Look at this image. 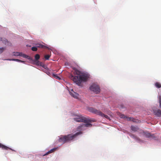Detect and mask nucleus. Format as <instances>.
Here are the masks:
<instances>
[{
  "instance_id": "nucleus-3",
  "label": "nucleus",
  "mask_w": 161,
  "mask_h": 161,
  "mask_svg": "<svg viewBox=\"0 0 161 161\" xmlns=\"http://www.w3.org/2000/svg\"><path fill=\"white\" fill-rule=\"evenodd\" d=\"M90 111L97 115H99L102 117H104L105 118L110 120V118L108 115L104 114L99 110H97L93 108H91Z\"/></svg>"
},
{
  "instance_id": "nucleus-6",
  "label": "nucleus",
  "mask_w": 161,
  "mask_h": 161,
  "mask_svg": "<svg viewBox=\"0 0 161 161\" xmlns=\"http://www.w3.org/2000/svg\"><path fill=\"white\" fill-rule=\"evenodd\" d=\"M86 120L87 121L86 122H84L85 124H84L82 125V126H85L86 127H91L92 126V125L91 124V123L92 122H95V120H92L89 118H86Z\"/></svg>"
},
{
  "instance_id": "nucleus-28",
  "label": "nucleus",
  "mask_w": 161,
  "mask_h": 161,
  "mask_svg": "<svg viewBox=\"0 0 161 161\" xmlns=\"http://www.w3.org/2000/svg\"><path fill=\"white\" fill-rule=\"evenodd\" d=\"M3 38L0 37V41H1Z\"/></svg>"
},
{
  "instance_id": "nucleus-15",
  "label": "nucleus",
  "mask_w": 161,
  "mask_h": 161,
  "mask_svg": "<svg viewBox=\"0 0 161 161\" xmlns=\"http://www.w3.org/2000/svg\"><path fill=\"white\" fill-rule=\"evenodd\" d=\"M131 130L133 131L134 132L137 131L139 129V128H138L137 126H131Z\"/></svg>"
},
{
  "instance_id": "nucleus-27",
  "label": "nucleus",
  "mask_w": 161,
  "mask_h": 161,
  "mask_svg": "<svg viewBox=\"0 0 161 161\" xmlns=\"http://www.w3.org/2000/svg\"><path fill=\"white\" fill-rule=\"evenodd\" d=\"M15 61L19 62H20V60L18 59H16Z\"/></svg>"
},
{
  "instance_id": "nucleus-14",
  "label": "nucleus",
  "mask_w": 161,
  "mask_h": 161,
  "mask_svg": "<svg viewBox=\"0 0 161 161\" xmlns=\"http://www.w3.org/2000/svg\"><path fill=\"white\" fill-rule=\"evenodd\" d=\"M35 63L36 65H39L43 67L44 68V66L45 65L41 62L37 60H35Z\"/></svg>"
},
{
  "instance_id": "nucleus-17",
  "label": "nucleus",
  "mask_w": 161,
  "mask_h": 161,
  "mask_svg": "<svg viewBox=\"0 0 161 161\" xmlns=\"http://www.w3.org/2000/svg\"><path fill=\"white\" fill-rule=\"evenodd\" d=\"M56 149V148H53V149H51L47 153H45L44 156H46L48 154L52 153L55 151Z\"/></svg>"
},
{
  "instance_id": "nucleus-9",
  "label": "nucleus",
  "mask_w": 161,
  "mask_h": 161,
  "mask_svg": "<svg viewBox=\"0 0 161 161\" xmlns=\"http://www.w3.org/2000/svg\"><path fill=\"white\" fill-rule=\"evenodd\" d=\"M120 117L121 118H124V119H127V120L129 121H132L134 122H136V121H135L136 119H134L133 118L127 117L125 116L124 114H121L120 115Z\"/></svg>"
},
{
  "instance_id": "nucleus-19",
  "label": "nucleus",
  "mask_w": 161,
  "mask_h": 161,
  "mask_svg": "<svg viewBox=\"0 0 161 161\" xmlns=\"http://www.w3.org/2000/svg\"><path fill=\"white\" fill-rule=\"evenodd\" d=\"M53 76L54 77V78H55V79H58L59 80H60L61 79V78L58 76L56 74H53Z\"/></svg>"
},
{
  "instance_id": "nucleus-26",
  "label": "nucleus",
  "mask_w": 161,
  "mask_h": 161,
  "mask_svg": "<svg viewBox=\"0 0 161 161\" xmlns=\"http://www.w3.org/2000/svg\"><path fill=\"white\" fill-rule=\"evenodd\" d=\"M16 59H5V60H9V61H15Z\"/></svg>"
},
{
  "instance_id": "nucleus-24",
  "label": "nucleus",
  "mask_w": 161,
  "mask_h": 161,
  "mask_svg": "<svg viewBox=\"0 0 161 161\" xmlns=\"http://www.w3.org/2000/svg\"><path fill=\"white\" fill-rule=\"evenodd\" d=\"M130 136L131 137H132L133 138H134L136 139H138L137 137H136V136H135L133 134H131L130 135Z\"/></svg>"
},
{
  "instance_id": "nucleus-5",
  "label": "nucleus",
  "mask_w": 161,
  "mask_h": 161,
  "mask_svg": "<svg viewBox=\"0 0 161 161\" xmlns=\"http://www.w3.org/2000/svg\"><path fill=\"white\" fill-rule=\"evenodd\" d=\"M90 90L96 94L100 92V88L98 85L95 84H92L90 87Z\"/></svg>"
},
{
  "instance_id": "nucleus-12",
  "label": "nucleus",
  "mask_w": 161,
  "mask_h": 161,
  "mask_svg": "<svg viewBox=\"0 0 161 161\" xmlns=\"http://www.w3.org/2000/svg\"><path fill=\"white\" fill-rule=\"evenodd\" d=\"M154 113L155 115L157 117H161V111L159 109H157V110H154Z\"/></svg>"
},
{
  "instance_id": "nucleus-4",
  "label": "nucleus",
  "mask_w": 161,
  "mask_h": 161,
  "mask_svg": "<svg viewBox=\"0 0 161 161\" xmlns=\"http://www.w3.org/2000/svg\"><path fill=\"white\" fill-rule=\"evenodd\" d=\"M74 119L78 122H86L87 121L86 120V118L80 114L75 116V117L74 118Z\"/></svg>"
},
{
  "instance_id": "nucleus-1",
  "label": "nucleus",
  "mask_w": 161,
  "mask_h": 161,
  "mask_svg": "<svg viewBox=\"0 0 161 161\" xmlns=\"http://www.w3.org/2000/svg\"><path fill=\"white\" fill-rule=\"evenodd\" d=\"M73 74L74 76L71 74L70 75L69 77L79 86L80 85L82 82L86 81L88 77L87 75L81 73L80 71L77 69L75 70Z\"/></svg>"
},
{
  "instance_id": "nucleus-16",
  "label": "nucleus",
  "mask_w": 161,
  "mask_h": 161,
  "mask_svg": "<svg viewBox=\"0 0 161 161\" xmlns=\"http://www.w3.org/2000/svg\"><path fill=\"white\" fill-rule=\"evenodd\" d=\"M2 41V42L5 45H8V43H9V42L8 41V40L5 38H3L1 41Z\"/></svg>"
},
{
  "instance_id": "nucleus-22",
  "label": "nucleus",
  "mask_w": 161,
  "mask_h": 161,
  "mask_svg": "<svg viewBox=\"0 0 161 161\" xmlns=\"http://www.w3.org/2000/svg\"><path fill=\"white\" fill-rule=\"evenodd\" d=\"M50 57V56L49 55H46L44 56V58L46 60H48L49 59Z\"/></svg>"
},
{
  "instance_id": "nucleus-21",
  "label": "nucleus",
  "mask_w": 161,
  "mask_h": 161,
  "mask_svg": "<svg viewBox=\"0 0 161 161\" xmlns=\"http://www.w3.org/2000/svg\"><path fill=\"white\" fill-rule=\"evenodd\" d=\"M158 102L159 104V107L161 108V96H159L158 97Z\"/></svg>"
},
{
  "instance_id": "nucleus-25",
  "label": "nucleus",
  "mask_w": 161,
  "mask_h": 161,
  "mask_svg": "<svg viewBox=\"0 0 161 161\" xmlns=\"http://www.w3.org/2000/svg\"><path fill=\"white\" fill-rule=\"evenodd\" d=\"M31 50L33 51H36L37 50V47L36 46V47H32L31 48Z\"/></svg>"
},
{
  "instance_id": "nucleus-7",
  "label": "nucleus",
  "mask_w": 161,
  "mask_h": 161,
  "mask_svg": "<svg viewBox=\"0 0 161 161\" xmlns=\"http://www.w3.org/2000/svg\"><path fill=\"white\" fill-rule=\"evenodd\" d=\"M13 55L14 56H20L23 57V58H29V56L27 55L24 54L23 53L21 52H14L13 53Z\"/></svg>"
},
{
  "instance_id": "nucleus-11",
  "label": "nucleus",
  "mask_w": 161,
  "mask_h": 161,
  "mask_svg": "<svg viewBox=\"0 0 161 161\" xmlns=\"http://www.w3.org/2000/svg\"><path fill=\"white\" fill-rule=\"evenodd\" d=\"M0 147L2 149L5 150H8V149H10L13 151H15L14 150L12 149L11 148L3 145L1 143H0Z\"/></svg>"
},
{
  "instance_id": "nucleus-8",
  "label": "nucleus",
  "mask_w": 161,
  "mask_h": 161,
  "mask_svg": "<svg viewBox=\"0 0 161 161\" xmlns=\"http://www.w3.org/2000/svg\"><path fill=\"white\" fill-rule=\"evenodd\" d=\"M70 94L74 98L78 99L79 97V94L74 91L73 89L69 91Z\"/></svg>"
},
{
  "instance_id": "nucleus-10",
  "label": "nucleus",
  "mask_w": 161,
  "mask_h": 161,
  "mask_svg": "<svg viewBox=\"0 0 161 161\" xmlns=\"http://www.w3.org/2000/svg\"><path fill=\"white\" fill-rule=\"evenodd\" d=\"M143 134L147 137L153 138L154 137V134H151L150 133L148 132H143Z\"/></svg>"
},
{
  "instance_id": "nucleus-20",
  "label": "nucleus",
  "mask_w": 161,
  "mask_h": 161,
  "mask_svg": "<svg viewBox=\"0 0 161 161\" xmlns=\"http://www.w3.org/2000/svg\"><path fill=\"white\" fill-rule=\"evenodd\" d=\"M35 60H37L40 58V55L39 54H36L35 56Z\"/></svg>"
},
{
  "instance_id": "nucleus-29",
  "label": "nucleus",
  "mask_w": 161,
  "mask_h": 161,
  "mask_svg": "<svg viewBox=\"0 0 161 161\" xmlns=\"http://www.w3.org/2000/svg\"><path fill=\"white\" fill-rule=\"evenodd\" d=\"M20 62H22V63H24L25 62L24 61H23L20 60Z\"/></svg>"
},
{
  "instance_id": "nucleus-13",
  "label": "nucleus",
  "mask_w": 161,
  "mask_h": 161,
  "mask_svg": "<svg viewBox=\"0 0 161 161\" xmlns=\"http://www.w3.org/2000/svg\"><path fill=\"white\" fill-rule=\"evenodd\" d=\"M36 46L37 47L42 48L43 49L48 48V47L45 45H43L40 43H36Z\"/></svg>"
},
{
  "instance_id": "nucleus-23",
  "label": "nucleus",
  "mask_w": 161,
  "mask_h": 161,
  "mask_svg": "<svg viewBox=\"0 0 161 161\" xmlns=\"http://www.w3.org/2000/svg\"><path fill=\"white\" fill-rule=\"evenodd\" d=\"M5 49V47H0V53H3L4 50Z\"/></svg>"
},
{
  "instance_id": "nucleus-18",
  "label": "nucleus",
  "mask_w": 161,
  "mask_h": 161,
  "mask_svg": "<svg viewBox=\"0 0 161 161\" xmlns=\"http://www.w3.org/2000/svg\"><path fill=\"white\" fill-rule=\"evenodd\" d=\"M155 86L158 88H161V84L158 82H156L155 83Z\"/></svg>"
},
{
  "instance_id": "nucleus-2",
  "label": "nucleus",
  "mask_w": 161,
  "mask_h": 161,
  "mask_svg": "<svg viewBox=\"0 0 161 161\" xmlns=\"http://www.w3.org/2000/svg\"><path fill=\"white\" fill-rule=\"evenodd\" d=\"M82 132L80 131L74 134H69L67 135L61 136L58 140L59 142L62 143L69 142L73 140L78 135L81 134Z\"/></svg>"
}]
</instances>
